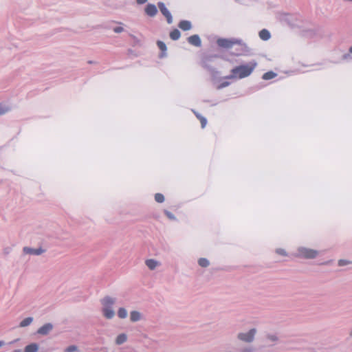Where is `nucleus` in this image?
I'll return each mask as SVG.
<instances>
[{"instance_id": "obj_1", "label": "nucleus", "mask_w": 352, "mask_h": 352, "mask_svg": "<svg viewBox=\"0 0 352 352\" xmlns=\"http://www.w3.org/2000/svg\"><path fill=\"white\" fill-rule=\"evenodd\" d=\"M256 61L250 62L248 65H240L232 69V74L226 77V79L243 78L250 76L256 67Z\"/></svg>"}, {"instance_id": "obj_2", "label": "nucleus", "mask_w": 352, "mask_h": 352, "mask_svg": "<svg viewBox=\"0 0 352 352\" xmlns=\"http://www.w3.org/2000/svg\"><path fill=\"white\" fill-rule=\"evenodd\" d=\"M100 302L102 316L107 320L113 318L116 315L113 305L116 302V298L110 296H105L100 300Z\"/></svg>"}, {"instance_id": "obj_3", "label": "nucleus", "mask_w": 352, "mask_h": 352, "mask_svg": "<svg viewBox=\"0 0 352 352\" xmlns=\"http://www.w3.org/2000/svg\"><path fill=\"white\" fill-rule=\"evenodd\" d=\"M217 43L219 47L227 49L231 48L234 45H241L245 51H249V47L245 44L242 43L241 40L236 38H219Z\"/></svg>"}, {"instance_id": "obj_4", "label": "nucleus", "mask_w": 352, "mask_h": 352, "mask_svg": "<svg viewBox=\"0 0 352 352\" xmlns=\"http://www.w3.org/2000/svg\"><path fill=\"white\" fill-rule=\"evenodd\" d=\"M256 333L257 329L256 328H252L248 331L239 332L236 335V338L240 342L250 344L255 340Z\"/></svg>"}, {"instance_id": "obj_5", "label": "nucleus", "mask_w": 352, "mask_h": 352, "mask_svg": "<svg viewBox=\"0 0 352 352\" xmlns=\"http://www.w3.org/2000/svg\"><path fill=\"white\" fill-rule=\"evenodd\" d=\"M318 251L305 247L298 248L297 256L306 259H313L318 256Z\"/></svg>"}, {"instance_id": "obj_6", "label": "nucleus", "mask_w": 352, "mask_h": 352, "mask_svg": "<svg viewBox=\"0 0 352 352\" xmlns=\"http://www.w3.org/2000/svg\"><path fill=\"white\" fill-rule=\"evenodd\" d=\"M157 6L162 14L166 17L167 23L171 24L173 23V17L165 4L162 2H159Z\"/></svg>"}, {"instance_id": "obj_7", "label": "nucleus", "mask_w": 352, "mask_h": 352, "mask_svg": "<svg viewBox=\"0 0 352 352\" xmlns=\"http://www.w3.org/2000/svg\"><path fill=\"white\" fill-rule=\"evenodd\" d=\"M23 252L25 254H30V255H35V256H39L45 252V250L41 248H32L30 247H24L23 248Z\"/></svg>"}, {"instance_id": "obj_8", "label": "nucleus", "mask_w": 352, "mask_h": 352, "mask_svg": "<svg viewBox=\"0 0 352 352\" xmlns=\"http://www.w3.org/2000/svg\"><path fill=\"white\" fill-rule=\"evenodd\" d=\"M145 13L153 17L157 14V8L154 4L148 3L146 5L144 9Z\"/></svg>"}, {"instance_id": "obj_9", "label": "nucleus", "mask_w": 352, "mask_h": 352, "mask_svg": "<svg viewBox=\"0 0 352 352\" xmlns=\"http://www.w3.org/2000/svg\"><path fill=\"white\" fill-rule=\"evenodd\" d=\"M53 329V325L51 323H47L41 327L37 330V333L42 335V336H46Z\"/></svg>"}, {"instance_id": "obj_10", "label": "nucleus", "mask_w": 352, "mask_h": 352, "mask_svg": "<svg viewBox=\"0 0 352 352\" xmlns=\"http://www.w3.org/2000/svg\"><path fill=\"white\" fill-rule=\"evenodd\" d=\"M142 314L138 311L133 310L130 312V320L132 322H136L142 320Z\"/></svg>"}, {"instance_id": "obj_11", "label": "nucleus", "mask_w": 352, "mask_h": 352, "mask_svg": "<svg viewBox=\"0 0 352 352\" xmlns=\"http://www.w3.org/2000/svg\"><path fill=\"white\" fill-rule=\"evenodd\" d=\"M188 41L191 45L196 47H199L201 44V39L197 34L188 37Z\"/></svg>"}, {"instance_id": "obj_12", "label": "nucleus", "mask_w": 352, "mask_h": 352, "mask_svg": "<svg viewBox=\"0 0 352 352\" xmlns=\"http://www.w3.org/2000/svg\"><path fill=\"white\" fill-rule=\"evenodd\" d=\"M145 264L151 270H155L160 265L158 261L154 259H147L145 261Z\"/></svg>"}, {"instance_id": "obj_13", "label": "nucleus", "mask_w": 352, "mask_h": 352, "mask_svg": "<svg viewBox=\"0 0 352 352\" xmlns=\"http://www.w3.org/2000/svg\"><path fill=\"white\" fill-rule=\"evenodd\" d=\"M267 341L276 344L279 341L278 336L275 333H267L265 336Z\"/></svg>"}, {"instance_id": "obj_14", "label": "nucleus", "mask_w": 352, "mask_h": 352, "mask_svg": "<svg viewBox=\"0 0 352 352\" xmlns=\"http://www.w3.org/2000/svg\"><path fill=\"white\" fill-rule=\"evenodd\" d=\"M39 349L38 344L36 343H32L29 345H27L25 347V352H37Z\"/></svg>"}, {"instance_id": "obj_15", "label": "nucleus", "mask_w": 352, "mask_h": 352, "mask_svg": "<svg viewBox=\"0 0 352 352\" xmlns=\"http://www.w3.org/2000/svg\"><path fill=\"white\" fill-rule=\"evenodd\" d=\"M179 27L182 30L186 31V30H190L192 28V25H191V23L190 21L184 20V21H181L179 22Z\"/></svg>"}, {"instance_id": "obj_16", "label": "nucleus", "mask_w": 352, "mask_h": 352, "mask_svg": "<svg viewBox=\"0 0 352 352\" xmlns=\"http://www.w3.org/2000/svg\"><path fill=\"white\" fill-rule=\"evenodd\" d=\"M259 37L263 41H267L270 38L271 34L266 29H263L259 32Z\"/></svg>"}, {"instance_id": "obj_17", "label": "nucleus", "mask_w": 352, "mask_h": 352, "mask_svg": "<svg viewBox=\"0 0 352 352\" xmlns=\"http://www.w3.org/2000/svg\"><path fill=\"white\" fill-rule=\"evenodd\" d=\"M34 318L32 317H28L25 319H23L20 323H19V327L23 328L26 327L32 324L33 322Z\"/></svg>"}, {"instance_id": "obj_18", "label": "nucleus", "mask_w": 352, "mask_h": 352, "mask_svg": "<svg viewBox=\"0 0 352 352\" xmlns=\"http://www.w3.org/2000/svg\"><path fill=\"white\" fill-rule=\"evenodd\" d=\"M127 340V336L125 333L118 335L116 340V343L118 345L124 343Z\"/></svg>"}, {"instance_id": "obj_19", "label": "nucleus", "mask_w": 352, "mask_h": 352, "mask_svg": "<svg viewBox=\"0 0 352 352\" xmlns=\"http://www.w3.org/2000/svg\"><path fill=\"white\" fill-rule=\"evenodd\" d=\"M128 315V313H127V311L125 308L124 307H120L118 310V316L120 318V319H124L126 318Z\"/></svg>"}, {"instance_id": "obj_20", "label": "nucleus", "mask_w": 352, "mask_h": 352, "mask_svg": "<svg viewBox=\"0 0 352 352\" xmlns=\"http://www.w3.org/2000/svg\"><path fill=\"white\" fill-rule=\"evenodd\" d=\"M180 35H181L180 32L177 29H175L170 33V37L171 38V39H173L174 41L179 39L180 37Z\"/></svg>"}, {"instance_id": "obj_21", "label": "nucleus", "mask_w": 352, "mask_h": 352, "mask_svg": "<svg viewBox=\"0 0 352 352\" xmlns=\"http://www.w3.org/2000/svg\"><path fill=\"white\" fill-rule=\"evenodd\" d=\"M10 111V107L8 105L0 103V116H2Z\"/></svg>"}, {"instance_id": "obj_22", "label": "nucleus", "mask_w": 352, "mask_h": 352, "mask_svg": "<svg viewBox=\"0 0 352 352\" xmlns=\"http://www.w3.org/2000/svg\"><path fill=\"white\" fill-rule=\"evenodd\" d=\"M276 76V74L273 72H268L263 74V79L270 80Z\"/></svg>"}, {"instance_id": "obj_23", "label": "nucleus", "mask_w": 352, "mask_h": 352, "mask_svg": "<svg viewBox=\"0 0 352 352\" xmlns=\"http://www.w3.org/2000/svg\"><path fill=\"white\" fill-rule=\"evenodd\" d=\"M199 265L202 267H207L210 265V262L207 258H201L198 261Z\"/></svg>"}, {"instance_id": "obj_24", "label": "nucleus", "mask_w": 352, "mask_h": 352, "mask_svg": "<svg viewBox=\"0 0 352 352\" xmlns=\"http://www.w3.org/2000/svg\"><path fill=\"white\" fill-rule=\"evenodd\" d=\"M78 351V348L76 345H70L65 349L64 352H76Z\"/></svg>"}, {"instance_id": "obj_25", "label": "nucleus", "mask_w": 352, "mask_h": 352, "mask_svg": "<svg viewBox=\"0 0 352 352\" xmlns=\"http://www.w3.org/2000/svg\"><path fill=\"white\" fill-rule=\"evenodd\" d=\"M155 199L158 203H162L164 201V197L161 193H157L155 195Z\"/></svg>"}, {"instance_id": "obj_26", "label": "nucleus", "mask_w": 352, "mask_h": 352, "mask_svg": "<svg viewBox=\"0 0 352 352\" xmlns=\"http://www.w3.org/2000/svg\"><path fill=\"white\" fill-rule=\"evenodd\" d=\"M338 263L339 266H345L351 264L352 262L346 259H340Z\"/></svg>"}, {"instance_id": "obj_27", "label": "nucleus", "mask_w": 352, "mask_h": 352, "mask_svg": "<svg viewBox=\"0 0 352 352\" xmlns=\"http://www.w3.org/2000/svg\"><path fill=\"white\" fill-rule=\"evenodd\" d=\"M196 116L200 120V122H201V127L204 128L206 126V123H207L206 119L205 118H204V117L200 116L198 114H196Z\"/></svg>"}, {"instance_id": "obj_28", "label": "nucleus", "mask_w": 352, "mask_h": 352, "mask_svg": "<svg viewBox=\"0 0 352 352\" xmlns=\"http://www.w3.org/2000/svg\"><path fill=\"white\" fill-rule=\"evenodd\" d=\"M239 352H254V350L252 346H246L242 348Z\"/></svg>"}, {"instance_id": "obj_29", "label": "nucleus", "mask_w": 352, "mask_h": 352, "mask_svg": "<svg viewBox=\"0 0 352 352\" xmlns=\"http://www.w3.org/2000/svg\"><path fill=\"white\" fill-rule=\"evenodd\" d=\"M276 252L278 254H280V255H282V256H287V253L286 252V251L284 249H282V248L276 249Z\"/></svg>"}, {"instance_id": "obj_30", "label": "nucleus", "mask_w": 352, "mask_h": 352, "mask_svg": "<svg viewBox=\"0 0 352 352\" xmlns=\"http://www.w3.org/2000/svg\"><path fill=\"white\" fill-rule=\"evenodd\" d=\"M157 46L162 51H166V47L164 42L162 41H157Z\"/></svg>"}, {"instance_id": "obj_31", "label": "nucleus", "mask_w": 352, "mask_h": 352, "mask_svg": "<svg viewBox=\"0 0 352 352\" xmlns=\"http://www.w3.org/2000/svg\"><path fill=\"white\" fill-rule=\"evenodd\" d=\"M165 214L167 216V217L171 220H175L176 218L173 214L170 212L169 211L165 210L164 212Z\"/></svg>"}, {"instance_id": "obj_32", "label": "nucleus", "mask_w": 352, "mask_h": 352, "mask_svg": "<svg viewBox=\"0 0 352 352\" xmlns=\"http://www.w3.org/2000/svg\"><path fill=\"white\" fill-rule=\"evenodd\" d=\"M229 85H230L229 82L225 81V82H222L221 84H220L219 85H218L217 89H222L223 87L228 86Z\"/></svg>"}, {"instance_id": "obj_33", "label": "nucleus", "mask_w": 352, "mask_h": 352, "mask_svg": "<svg viewBox=\"0 0 352 352\" xmlns=\"http://www.w3.org/2000/svg\"><path fill=\"white\" fill-rule=\"evenodd\" d=\"M113 31L116 33H120V32L124 31V28L122 27H120V26L119 27H116V28H114Z\"/></svg>"}, {"instance_id": "obj_34", "label": "nucleus", "mask_w": 352, "mask_h": 352, "mask_svg": "<svg viewBox=\"0 0 352 352\" xmlns=\"http://www.w3.org/2000/svg\"><path fill=\"white\" fill-rule=\"evenodd\" d=\"M136 1L138 4H143L145 3L147 1V0H136Z\"/></svg>"}, {"instance_id": "obj_35", "label": "nucleus", "mask_w": 352, "mask_h": 352, "mask_svg": "<svg viewBox=\"0 0 352 352\" xmlns=\"http://www.w3.org/2000/svg\"><path fill=\"white\" fill-rule=\"evenodd\" d=\"M6 343L3 340H0V348L5 346Z\"/></svg>"}, {"instance_id": "obj_36", "label": "nucleus", "mask_w": 352, "mask_h": 352, "mask_svg": "<svg viewBox=\"0 0 352 352\" xmlns=\"http://www.w3.org/2000/svg\"><path fill=\"white\" fill-rule=\"evenodd\" d=\"M344 1L346 2H350V3H352V0H344Z\"/></svg>"}, {"instance_id": "obj_37", "label": "nucleus", "mask_w": 352, "mask_h": 352, "mask_svg": "<svg viewBox=\"0 0 352 352\" xmlns=\"http://www.w3.org/2000/svg\"><path fill=\"white\" fill-rule=\"evenodd\" d=\"M349 52L352 54V46L349 48Z\"/></svg>"}, {"instance_id": "obj_38", "label": "nucleus", "mask_w": 352, "mask_h": 352, "mask_svg": "<svg viewBox=\"0 0 352 352\" xmlns=\"http://www.w3.org/2000/svg\"><path fill=\"white\" fill-rule=\"evenodd\" d=\"M14 352H21V350H16Z\"/></svg>"}]
</instances>
